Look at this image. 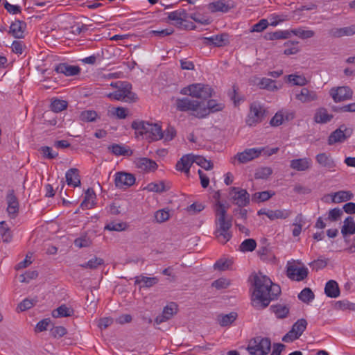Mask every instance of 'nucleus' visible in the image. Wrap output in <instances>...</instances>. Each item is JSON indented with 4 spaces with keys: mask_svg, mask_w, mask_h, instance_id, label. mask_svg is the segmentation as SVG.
<instances>
[{
    "mask_svg": "<svg viewBox=\"0 0 355 355\" xmlns=\"http://www.w3.org/2000/svg\"><path fill=\"white\" fill-rule=\"evenodd\" d=\"M304 224V217L302 214H298L297 216L295 218L294 223L293 225L294 228L292 231V234L293 236H298L302 229V225Z\"/></svg>",
    "mask_w": 355,
    "mask_h": 355,
    "instance_id": "obj_43",
    "label": "nucleus"
},
{
    "mask_svg": "<svg viewBox=\"0 0 355 355\" xmlns=\"http://www.w3.org/2000/svg\"><path fill=\"white\" fill-rule=\"evenodd\" d=\"M200 104V101L188 97L178 98L175 101V106L178 111L193 112V115L199 112Z\"/></svg>",
    "mask_w": 355,
    "mask_h": 355,
    "instance_id": "obj_9",
    "label": "nucleus"
},
{
    "mask_svg": "<svg viewBox=\"0 0 355 355\" xmlns=\"http://www.w3.org/2000/svg\"><path fill=\"white\" fill-rule=\"evenodd\" d=\"M314 297L315 295L309 288H304L298 295L299 300L306 304L313 301Z\"/></svg>",
    "mask_w": 355,
    "mask_h": 355,
    "instance_id": "obj_46",
    "label": "nucleus"
},
{
    "mask_svg": "<svg viewBox=\"0 0 355 355\" xmlns=\"http://www.w3.org/2000/svg\"><path fill=\"white\" fill-rule=\"evenodd\" d=\"M6 200L7 203L6 211L8 216L14 219L19 213V205L17 196L15 194L14 190H9L7 193Z\"/></svg>",
    "mask_w": 355,
    "mask_h": 355,
    "instance_id": "obj_13",
    "label": "nucleus"
},
{
    "mask_svg": "<svg viewBox=\"0 0 355 355\" xmlns=\"http://www.w3.org/2000/svg\"><path fill=\"white\" fill-rule=\"evenodd\" d=\"M308 268L304 266H299L295 261H288L286 265V275L294 281L300 282L308 276Z\"/></svg>",
    "mask_w": 355,
    "mask_h": 355,
    "instance_id": "obj_8",
    "label": "nucleus"
},
{
    "mask_svg": "<svg viewBox=\"0 0 355 355\" xmlns=\"http://www.w3.org/2000/svg\"><path fill=\"white\" fill-rule=\"evenodd\" d=\"M39 150L47 159H54L58 155V153L53 152L52 148L49 146H42Z\"/></svg>",
    "mask_w": 355,
    "mask_h": 355,
    "instance_id": "obj_64",
    "label": "nucleus"
},
{
    "mask_svg": "<svg viewBox=\"0 0 355 355\" xmlns=\"http://www.w3.org/2000/svg\"><path fill=\"white\" fill-rule=\"evenodd\" d=\"M315 161L321 167L329 171L333 172L336 171V162L329 153H321L318 154L315 156Z\"/></svg>",
    "mask_w": 355,
    "mask_h": 355,
    "instance_id": "obj_17",
    "label": "nucleus"
},
{
    "mask_svg": "<svg viewBox=\"0 0 355 355\" xmlns=\"http://www.w3.org/2000/svg\"><path fill=\"white\" fill-rule=\"evenodd\" d=\"M193 163L205 168V170H210L213 168V164L211 161L207 160L202 156L193 155Z\"/></svg>",
    "mask_w": 355,
    "mask_h": 355,
    "instance_id": "obj_54",
    "label": "nucleus"
},
{
    "mask_svg": "<svg viewBox=\"0 0 355 355\" xmlns=\"http://www.w3.org/2000/svg\"><path fill=\"white\" fill-rule=\"evenodd\" d=\"M295 98L302 103H309L318 100V94L315 91L303 87L295 93Z\"/></svg>",
    "mask_w": 355,
    "mask_h": 355,
    "instance_id": "obj_18",
    "label": "nucleus"
},
{
    "mask_svg": "<svg viewBox=\"0 0 355 355\" xmlns=\"http://www.w3.org/2000/svg\"><path fill=\"white\" fill-rule=\"evenodd\" d=\"M291 32L288 30L277 31L275 32L269 33L266 35V38L269 40H276L281 39H287L290 37Z\"/></svg>",
    "mask_w": 355,
    "mask_h": 355,
    "instance_id": "obj_42",
    "label": "nucleus"
},
{
    "mask_svg": "<svg viewBox=\"0 0 355 355\" xmlns=\"http://www.w3.org/2000/svg\"><path fill=\"white\" fill-rule=\"evenodd\" d=\"M220 191H216L214 195L216 200L215 204V224L216 230L214 234L218 241L223 244L226 243L232 237L230 229L232 227V220L227 215V207L220 200Z\"/></svg>",
    "mask_w": 355,
    "mask_h": 355,
    "instance_id": "obj_2",
    "label": "nucleus"
},
{
    "mask_svg": "<svg viewBox=\"0 0 355 355\" xmlns=\"http://www.w3.org/2000/svg\"><path fill=\"white\" fill-rule=\"evenodd\" d=\"M251 284V304L257 310L268 307L272 301L278 300L282 290L279 285L272 282L263 272H253L248 278Z\"/></svg>",
    "mask_w": 355,
    "mask_h": 355,
    "instance_id": "obj_1",
    "label": "nucleus"
},
{
    "mask_svg": "<svg viewBox=\"0 0 355 355\" xmlns=\"http://www.w3.org/2000/svg\"><path fill=\"white\" fill-rule=\"evenodd\" d=\"M55 71L66 76H73L80 73V68L78 66L70 65L67 63H60L55 67Z\"/></svg>",
    "mask_w": 355,
    "mask_h": 355,
    "instance_id": "obj_19",
    "label": "nucleus"
},
{
    "mask_svg": "<svg viewBox=\"0 0 355 355\" xmlns=\"http://www.w3.org/2000/svg\"><path fill=\"white\" fill-rule=\"evenodd\" d=\"M66 182L69 186L77 187L80 185V179L77 168H70L65 174Z\"/></svg>",
    "mask_w": 355,
    "mask_h": 355,
    "instance_id": "obj_26",
    "label": "nucleus"
},
{
    "mask_svg": "<svg viewBox=\"0 0 355 355\" xmlns=\"http://www.w3.org/2000/svg\"><path fill=\"white\" fill-rule=\"evenodd\" d=\"M224 107V103L218 102L214 99H210L207 101V106H205L201 102L199 112L194 114V116L197 118L202 119L208 116L210 113L222 111Z\"/></svg>",
    "mask_w": 355,
    "mask_h": 355,
    "instance_id": "obj_12",
    "label": "nucleus"
},
{
    "mask_svg": "<svg viewBox=\"0 0 355 355\" xmlns=\"http://www.w3.org/2000/svg\"><path fill=\"white\" fill-rule=\"evenodd\" d=\"M311 161L309 158H300L291 161L290 166L291 168L298 171H304L309 169L311 166Z\"/></svg>",
    "mask_w": 355,
    "mask_h": 355,
    "instance_id": "obj_27",
    "label": "nucleus"
},
{
    "mask_svg": "<svg viewBox=\"0 0 355 355\" xmlns=\"http://www.w3.org/2000/svg\"><path fill=\"white\" fill-rule=\"evenodd\" d=\"M0 236L5 243L10 242L12 239V232L5 221L0 222Z\"/></svg>",
    "mask_w": 355,
    "mask_h": 355,
    "instance_id": "obj_39",
    "label": "nucleus"
},
{
    "mask_svg": "<svg viewBox=\"0 0 355 355\" xmlns=\"http://www.w3.org/2000/svg\"><path fill=\"white\" fill-rule=\"evenodd\" d=\"M178 312V305L174 303L171 302L169 304L166 305L162 313L168 318V319H171L175 314H176Z\"/></svg>",
    "mask_w": 355,
    "mask_h": 355,
    "instance_id": "obj_61",
    "label": "nucleus"
},
{
    "mask_svg": "<svg viewBox=\"0 0 355 355\" xmlns=\"http://www.w3.org/2000/svg\"><path fill=\"white\" fill-rule=\"evenodd\" d=\"M180 94L197 98L207 99L212 96L213 89L208 85L196 83L183 87L180 90Z\"/></svg>",
    "mask_w": 355,
    "mask_h": 355,
    "instance_id": "obj_4",
    "label": "nucleus"
},
{
    "mask_svg": "<svg viewBox=\"0 0 355 355\" xmlns=\"http://www.w3.org/2000/svg\"><path fill=\"white\" fill-rule=\"evenodd\" d=\"M108 150L116 156H130L132 154V150L127 148L125 146L121 144H112L108 146Z\"/></svg>",
    "mask_w": 355,
    "mask_h": 355,
    "instance_id": "obj_31",
    "label": "nucleus"
},
{
    "mask_svg": "<svg viewBox=\"0 0 355 355\" xmlns=\"http://www.w3.org/2000/svg\"><path fill=\"white\" fill-rule=\"evenodd\" d=\"M329 94L335 103L344 101L352 98L353 92L347 86L333 87L329 91Z\"/></svg>",
    "mask_w": 355,
    "mask_h": 355,
    "instance_id": "obj_14",
    "label": "nucleus"
},
{
    "mask_svg": "<svg viewBox=\"0 0 355 355\" xmlns=\"http://www.w3.org/2000/svg\"><path fill=\"white\" fill-rule=\"evenodd\" d=\"M287 79L289 83L297 86H304L309 82L303 75L290 74L287 76Z\"/></svg>",
    "mask_w": 355,
    "mask_h": 355,
    "instance_id": "obj_44",
    "label": "nucleus"
},
{
    "mask_svg": "<svg viewBox=\"0 0 355 355\" xmlns=\"http://www.w3.org/2000/svg\"><path fill=\"white\" fill-rule=\"evenodd\" d=\"M307 322L305 319L297 320L292 327V330L300 337L305 331Z\"/></svg>",
    "mask_w": 355,
    "mask_h": 355,
    "instance_id": "obj_50",
    "label": "nucleus"
},
{
    "mask_svg": "<svg viewBox=\"0 0 355 355\" xmlns=\"http://www.w3.org/2000/svg\"><path fill=\"white\" fill-rule=\"evenodd\" d=\"M79 117L83 122H93L97 119L98 114L94 110H85L80 113Z\"/></svg>",
    "mask_w": 355,
    "mask_h": 355,
    "instance_id": "obj_49",
    "label": "nucleus"
},
{
    "mask_svg": "<svg viewBox=\"0 0 355 355\" xmlns=\"http://www.w3.org/2000/svg\"><path fill=\"white\" fill-rule=\"evenodd\" d=\"M334 307L338 310L355 311V304L347 300L337 301L334 304Z\"/></svg>",
    "mask_w": 355,
    "mask_h": 355,
    "instance_id": "obj_52",
    "label": "nucleus"
},
{
    "mask_svg": "<svg viewBox=\"0 0 355 355\" xmlns=\"http://www.w3.org/2000/svg\"><path fill=\"white\" fill-rule=\"evenodd\" d=\"M67 102L64 100L55 99L51 102V108L55 112H60L67 107Z\"/></svg>",
    "mask_w": 355,
    "mask_h": 355,
    "instance_id": "obj_56",
    "label": "nucleus"
},
{
    "mask_svg": "<svg viewBox=\"0 0 355 355\" xmlns=\"http://www.w3.org/2000/svg\"><path fill=\"white\" fill-rule=\"evenodd\" d=\"M91 244L92 240L86 234L76 239L74 241V245L79 248L89 247Z\"/></svg>",
    "mask_w": 355,
    "mask_h": 355,
    "instance_id": "obj_60",
    "label": "nucleus"
},
{
    "mask_svg": "<svg viewBox=\"0 0 355 355\" xmlns=\"http://www.w3.org/2000/svg\"><path fill=\"white\" fill-rule=\"evenodd\" d=\"M135 163L138 168L144 171H155L157 167L155 162L146 157L137 158Z\"/></svg>",
    "mask_w": 355,
    "mask_h": 355,
    "instance_id": "obj_22",
    "label": "nucleus"
},
{
    "mask_svg": "<svg viewBox=\"0 0 355 355\" xmlns=\"http://www.w3.org/2000/svg\"><path fill=\"white\" fill-rule=\"evenodd\" d=\"M230 200L238 206L234 212V214L239 215L238 219H243L244 217V212L243 207H244V189L240 187H231L229 191Z\"/></svg>",
    "mask_w": 355,
    "mask_h": 355,
    "instance_id": "obj_7",
    "label": "nucleus"
},
{
    "mask_svg": "<svg viewBox=\"0 0 355 355\" xmlns=\"http://www.w3.org/2000/svg\"><path fill=\"white\" fill-rule=\"evenodd\" d=\"M355 34V25L347 27L336 28L331 31V35L334 37H340L343 36H350Z\"/></svg>",
    "mask_w": 355,
    "mask_h": 355,
    "instance_id": "obj_34",
    "label": "nucleus"
},
{
    "mask_svg": "<svg viewBox=\"0 0 355 355\" xmlns=\"http://www.w3.org/2000/svg\"><path fill=\"white\" fill-rule=\"evenodd\" d=\"M176 134L177 132L175 128L171 125H168L164 131L162 130V139L164 141H170L173 140L176 136Z\"/></svg>",
    "mask_w": 355,
    "mask_h": 355,
    "instance_id": "obj_58",
    "label": "nucleus"
},
{
    "mask_svg": "<svg viewBox=\"0 0 355 355\" xmlns=\"http://www.w3.org/2000/svg\"><path fill=\"white\" fill-rule=\"evenodd\" d=\"M333 115L329 114L327 109L320 107L316 110L314 114V121L317 123H327L333 119Z\"/></svg>",
    "mask_w": 355,
    "mask_h": 355,
    "instance_id": "obj_28",
    "label": "nucleus"
},
{
    "mask_svg": "<svg viewBox=\"0 0 355 355\" xmlns=\"http://www.w3.org/2000/svg\"><path fill=\"white\" fill-rule=\"evenodd\" d=\"M131 128L135 130L137 137H141L148 142L162 139V127L157 123L145 121H134L131 124Z\"/></svg>",
    "mask_w": 355,
    "mask_h": 355,
    "instance_id": "obj_3",
    "label": "nucleus"
},
{
    "mask_svg": "<svg viewBox=\"0 0 355 355\" xmlns=\"http://www.w3.org/2000/svg\"><path fill=\"white\" fill-rule=\"evenodd\" d=\"M193 163V155L189 154L182 157L176 164V169L186 173H189V169Z\"/></svg>",
    "mask_w": 355,
    "mask_h": 355,
    "instance_id": "obj_23",
    "label": "nucleus"
},
{
    "mask_svg": "<svg viewBox=\"0 0 355 355\" xmlns=\"http://www.w3.org/2000/svg\"><path fill=\"white\" fill-rule=\"evenodd\" d=\"M275 195V192L272 191H264L257 192L252 196V200L254 202H261L269 200Z\"/></svg>",
    "mask_w": 355,
    "mask_h": 355,
    "instance_id": "obj_41",
    "label": "nucleus"
},
{
    "mask_svg": "<svg viewBox=\"0 0 355 355\" xmlns=\"http://www.w3.org/2000/svg\"><path fill=\"white\" fill-rule=\"evenodd\" d=\"M272 173V170L270 167H261L256 170L254 178L256 179H266Z\"/></svg>",
    "mask_w": 355,
    "mask_h": 355,
    "instance_id": "obj_57",
    "label": "nucleus"
},
{
    "mask_svg": "<svg viewBox=\"0 0 355 355\" xmlns=\"http://www.w3.org/2000/svg\"><path fill=\"white\" fill-rule=\"evenodd\" d=\"M96 195L92 189H88L85 192L84 200L82 202L80 207L83 209H90L94 205V200Z\"/></svg>",
    "mask_w": 355,
    "mask_h": 355,
    "instance_id": "obj_38",
    "label": "nucleus"
},
{
    "mask_svg": "<svg viewBox=\"0 0 355 355\" xmlns=\"http://www.w3.org/2000/svg\"><path fill=\"white\" fill-rule=\"evenodd\" d=\"M353 194L347 191H339L332 195V201L336 203L347 201L352 199Z\"/></svg>",
    "mask_w": 355,
    "mask_h": 355,
    "instance_id": "obj_40",
    "label": "nucleus"
},
{
    "mask_svg": "<svg viewBox=\"0 0 355 355\" xmlns=\"http://www.w3.org/2000/svg\"><path fill=\"white\" fill-rule=\"evenodd\" d=\"M26 24L21 20H16L10 26V33L16 38H23Z\"/></svg>",
    "mask_w": 355,
    "mask_h": 355,
    "instance_id": "obj_25",
    "label": "nucleus"
},
{
    "mask_svg": "<svg viewBox=\"0 0 355 355\" xmlns=\"http://www.w3.org/2000/svg\"><path fill=\"white\" fill-rule=\"evenodd\" d=\"M73 314V310L71 308L62 304L52 311V316L58 318L61 317H69Z\"/></svg>",
    "mask_w": 355,
    "mask_h": 355,
    "instance_id": "obj_33",
    "label": "nucleus"
},
{
    "mask_svg": "<svg viewBox=\"0 0 355 355\" xmlns=\"http://www.w3.org/2000/svg\"><path fill=\"white\" fill-rule=\"evenodd\" d=\"M291 34H293L302 39H308L315 35V32L312 30H305L302 28H295L290 31Z\"/></svg>",
    "mask_w": 355,
    "mask_h": 355,
    "instance_id": "obj_45",
    "label": "nucleus"
},
{
    "mask_svg": "<svg viewBox=\"0 0 355 355\" xmlns=\"http://www.w3.org/2000/svg\"><path fill=\"white\" fill-rule=\"evenodd\" d=\"M324 293L331 298H336L340 295V288L338 283L334 280L328 281L324 287Z\"/></svg>",
    "mask_w": 355,
    "mask_h": 355,
    "instance_id": "obj_29",
    "label": "nucleus"
},
{
    "mask_svg": "<svg viewBox=\"0 0 355 355\" xmlns=\"http://www.w3.org/2000/svg\"><path fill=\"white\" fill-rule=\"evenodd\" d=\"M270 309L279 319L286 318L289 313V307L285 304H274L270 307Z\"/></svg>",
    "mask_w": 355,
    "mask_h": 355,
    "instance_id": "obj_30",
    "label": "nucleus"
},
{
    "mask_svg": "<svg viewBox=\"0 0 355 355\" xmlns=\"http://www.w3.org/2000/svg\"><path fill=\"white\" fill-rule=\"evenodd\" d=\"M132 86L128 83H122L121 87L118 90L110 93L107 96L111 99L116 101H128V100L135 101L137 98L135 94L131 92Z\"/></svg>",
    "mask_w": 355,
    "mask_h": 355,
    "instance_id": "obj_10",
    "label": "nucleus"
},
{
    "mask_svg": "<svg viewBox=\"0 0 355 355\" xmlns=\"http://www.w3.org/2000/svg\"><path fill=\"white\" fill-rule=\"evenodd\" d=\"M269 25V22L266 19H262L257 24H254L251 29L250 32H257L260 33L264 31Z\"/></svg>",
    "mask_w": 355,
    "mask_h": 355,
    "instance_id": "obj_63",
    "label": "nucleus"
},
{
    "mask_svg": "<svg viewBox=\"0 0 355 355\" xmlns=\"http://www.w3.org/2000/svg\"><path fill=\"white\" fill-rule=\"evenodd\" d=\"M127 227H128V225L125 223L112 221V222L108 223L105 225V230H107L109 231L121 232V231L125 230L127 228Z\"/></svg>",
    "mask_w": 355,
    "mask_h": 355,
    "instance_id": "obj_51",
    "label": "nucleus"
},
{
    "mask_svg": "<svg viewBox=\"0 0 355 355\" xmlns=\"http://www.w3.org/2000/svg\"><path fill=\"white\" fill-rule=\"evenodd\" d=\"M202 43L208 46H223L227 41V35L225 34L216 35L209 37L202 38Z\"/></svg>",
    "mask_w": 355,
    "mask_h": 355,
    "instance_id": "obj_21",
    "label": "nucleus"
},
{
    "mask_svg": "<svg viewBox=\"0 0 355 355\" xmlns=\"http://www.w3.org/2000/svg\"><path fill=\"white\" fill-rule=\"evenodd\" d=\"M135 182L134 175L126 172H117L115 174V186L119 189L130 187Z\"/></svg>",
    "mask_w": 355,
    "mask_h": 355,
    "instance_id": "obj_16",
    "label": "nucleus"
},
{
    "mask_svg": "<svg viewBox=\"0 0 355 355\" xmlns=\"http://www.w3.org/2000/svg\"><path fill=\"white\" fill-rule=\"evenodd\" d=\"M188 17L189 15L187 10L182 8L168 13V19L175 21V25L177 26H182Z\"/></svg>",
    "mask_w": 355,
    "mask_h": 355,
    "instance_id": "obj_20",
    "label": "nucleus"
},
{
    "mask_svg": "<svg viewBox=\"0 0 355 355\" xmlns=\"http://www.w3.org/2000/svg\"><path fill=\"white\" fill-rule=\"evenodd\" d=\"M104 263V261L103 259L99 257H94L89 259L87 262L80 264V266L83 268H89L92 270L96 269L99 266H101Z\"/></svg>",
    "mask_w": 355,
    "mask_h": 355,
    "instance_id": "obj_47",
    "label": "nucleus"
},
{
    "mask_svg": "<svg viewBox=\"0 0 355 355\" xmlns=\"http://www.w3.org/2000/svg\"><path fill=\"white\" fill-rule=\"evenodd\" d=\"M259 216L266 215L270 220H275L277 219H286L292 214V211L290 209H269L266 208H262L257 212Z\"/></svg>",
    "mask_w": 355,
    "mask_h": 355,
    "instance_id": "obj_15",
    "label": "nucleus"
},
{
    "mask_svg": "<svg viewBox=\"0 0 355 355\" xmlns=\"http://www.w3.org/2000/svg\"><path fill=\"white\" fill-rule=\"evenodd\" d=\"M157 282V277H148L142 275L135 277V284L140 285L141 287H151Z\"/></svg>",
    "mask_w": 355,
    "mask_h": 355,
    "instance_id": "obj_35",
    "label": "nucleus"
},
{
    "mask_svg": "<svg viewBox=\"0 0 355 355\" xmlns=\"http://www.w3.org/2000/svg\"><path fill=\"white\" fill-rule=\"evenodd\" d=\"M170 213L168 209H159L155 213V221L158 223H162L170 218Z\"/></svg>",
    "mask_w": 355,
    "mask_h": 355,
    "instance_id": "obj_48",
    "label": "nucleus"
},
{
    "mask_svg": "<svg viewBox=\"0 0 355 355\" xmlns=\"http://www.w3.org/2000/svg\"><path fill=\"white\" fill-rule=\"evenodd\" d=\"M270 339L257 337L250 341L247 349L250 354L253 355H266L270 352Z\"/></svg>",
    "mask_w": 355,
    "mask_h": 355,
    "instance_id": "obj_6",
    "label": "nucleus"
},
{
    "mask_svg": "<svg viewBox=\"0 0 355 355\" xmlns=\"http://www.w3.org/2000/svg\"><path fill=\"white\" fill-rule=\"evenodd\" d=\"M352 134V130L341 125L333 131L328 137L327 144L329 146L345 142Z\"/></svg>",
    "mask_w": 355,
    "mask_h": 355,
    "instance_id": "obj_11",
    "label": "nucleus"
},
{
    "mask_svg": "<svg viewBox=\"0 0 355 355\" xmlns=\"http://www.w3.org/2000/svg\"><path fill=\"white\" fill-rule=\"evenodd\" d=\"M230 285V279L224 277L214 281L211 286L218 290L227 288Z\"/></svg>",
    "mask_w": 355,
    "mask_h": 355,
    "instance_id": "obj_62",
    "label": "nucleus"
},
{
    "mask_svg": "<svg viewBox=\"0 0 355 355\" xmlns=\"http://www.w3.org/2000/svg\"><path fill=\"white\" fill-rule=\"evenodd\" d=\"M264 148H253L245 149V162L250 161L254 158L258 157L264 151Z\"/></svg>",
    "mask_w": 355,
    "mask_h": 355,
    "instance_id": "obj_55",
    "label": "nucleus"
},
{
    "mask_svg": "<svg viewBox=\"0 0 355 355\" xmlns=\"http://www.w3.org/2000/svg\"><path fill=\"white\" fill-rule=\"evenodd\" d=\"M341 234L343 236L355 234V223L352 217L348 216L345 219L341 228Z\"/></svg>",
    "mask_w": 355,
    "mask_h": 355,
    "instance_id": "obj_32",
    "label": "nucleus"
},
{
    "mask_svg": "<svg viewBox=\"0 0 355 355\" xmlns=\"http://www.w3.org/2000/svg\"><path fill=\"white\" fill-rule=\"evenodd\" d=\"M343 214V209L340 208H334L330 209L328 213V216L327 220H330L331 222L338 221L340 219L341 216Z\"/></svg>",
    "mask_w": 355,
    "mask_h": 355,
    "instance_id": "obj_59",
    "label": "nucleus"
},
{
    "mask_svg": "<svg viewBox=\"0 0 355 355\" xmlns=\"http://www.w3.org/2000/svg\"><path fill=\"white\" fill-rule=\"evenodd\" d=\"M257 80L258 83L257 85L260 89H267L268 91H275L278 89L275 85V81L272 79L263 78L261 79L257 78Z\"/></svg>",
    "mask_w": 355,
    "mask_h": 355,
    "instance_id": "obj_37",
    "label": "nucleus"
},
{
    "mask_svg": "<svg viewBox=\"0 0 355 355\" xmlns=\"http://www.w3.org/2000/svg\"><path fill=\"white\" fill-rule=\"evenodd\" d=\"M266 110L259 102H253L250 105V112L245 123L249 126H255L261 123L266 116Z\"/></svg>",
    "mask_w": 355,
    "mask_h": 355,
    "instance_id": "obj_5",
    "label": "nucleus"
},
{
    "mask_svg": "<svg viewBox=\"0 0 355 355\" xmlns=\"http://www.w3.org/2000/svg\"><path fill=\"white\" fill-rule=\"evenodd\" d=\"M230 8L231 6L228 3H225L221 1H214L209 4V9L213 12H227Z\"/></svg>",
    "mask_w": 355,
    "mask_h": 355,
    "instance_id": "obj_36",
    "label": "nucleus"
},
{
    "mask_svg": "<svg viewBox=\"0 0 355 355\" xmlns=\"http://www.w3.org/2000/svg\"><path fill=\"white\" fill-rule=\"evenodd\" d=\"M238 314L234 311L227 314L221 313L217 315L216 322L220 327H228L236 320Z\"/></svg>",
    "mask_w": 355,
    "mask_h": 355,
    "instance_id": "obj_24",
    "label": "nucleus"
},
{
    "mask_svg": "<svg viewBox=\"0 0 355 355\" xmlns=\"http://www.w3.org/2000/svg\"><path fill=\"white\" fill-rule=\"evenodd\" d=\"M232 261L228 259H220L214 265L216 270L225 271L230 268Z\"/></svg>",
    "mask_w": 355,
    "mask_h": 355,
    "instance_id": "obj_53",
    "label": "nucleus"
}]
</instances>
